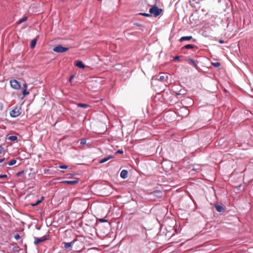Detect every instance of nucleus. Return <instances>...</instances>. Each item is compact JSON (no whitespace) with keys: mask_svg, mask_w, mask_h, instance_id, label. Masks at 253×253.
I'll list each match as a JSON object with an SVG mask.
<instances>
[{"mask_svg":"<svg viewBox=\"0 0 253 253\" xmlns=\"http://www.w3.org/2000/svg\"><path fill=\"white\" fill-rule=\"evenodd\" d=\"M15 238L16 240H18L20 238V236L18 234H17L15 236Z\"/></svg>","mask_w":253,"mask_h":253,"instance_id":"nucleus-33","label":"nucleus"},{"mask_svg":"<svg viewBox=\"0 0 253 253\" xmlns=\"http://www.w3.org/2000/svg\"><path fill=\"white\" fill-rule=\"evenodd\" d=\"M179 58H180V57H179V56H176L175 57H174L173 59H174V60H178V59H179Z\"/></svg>","mask_w":253,"mask_h":253,"instance_id":"nucleus-34","label":"nucleus"},{"mask_svg":"<svg viewBox=\"0 0 253 253\" xmlns=\"http://www.w3.org/2000/svg\"><path fill=\"white\" fill-rule=\"evenodd\" d=\"M7 176L6 174H0V179L3 178H7Z\"/></svg>","mask_w":253,"mask_h":253,"instance_id":"nucleus-28","label":"nucleus"},{"mask_svg":"<svg viewBox=\"0 0 253 253\" xmlns=\"http://www.w3.org/2000/svg\"><path fill=\"white\" fill-rule=\"evenodd\" d=\"M212 64L215 67H218L220 65V64L219 62L212 63Z\"/></svg>","mask_w":253,"mask_h":253,"instance_id":"nucleus-25","label":"nucleus"},{"mask_svg":"<svg viewBox=\"0 0 253 253\" xmlns=\"http://www.w3.org/2000/svg\"><path fill=\"white\" fill-rule=\"evenodd\" d=\"M140 15L145 16V17H150L151 14L149 13H139Z\"/></svg>","mask_w":253,"mask_h":253,"instance_id":"nucleus-22","label":"nucleus"},{"mask_svg":"<svg viewBox=\"0 0 253 253\" xmlns=\"http://www.w3.org/2000/svg\"><path fill=\"white\" fill-rule=\"evenodd\" d=\"M216 210L218 212H222L223 211L222 206L218 205H215L214 206Z\"/></svg>","mask_w":253,"mask_h":253,"instance_id":"nucleus-14","label":"nucleus"},{"mask_svg":"<svg viewBox=\"0 0 253 253\" xmlns=\"http://www.w3.org/2000/svg\"><path fill=\"white\" fill-rule=\"evenodd\" d=\"M24 173V171H20L17 173L18 176H21Z\"/></svg>","mask_w":253,"mask_h":253,"instance_id":"nucleus-29","label":"nucleus"},{"mask_svg":"<svg viewBox=\"0 0 253 253\" xmlns=\"http://www.w3.org/2000/svg\"><path fill=\"white\" fill-rule=\"evenodd\" d=\"M219 42V43H223V42H224V41H223V40H220Z\"/></svg>","mask_w":253,"mask_h":253,"instance_id":"nucleus-38","label":"nucleus"},{"mask_svg":"<svg viewBox=\"0 0 253 253\" xmlns=\"http://www.w3.org/2000/svg\"><path fill=\"white\" fill-rule=\"evenodd\" d=\"M113 158V156H109L107 157L101 159V160H100L99 162V164L104 163L108 161V160H110L111 159H112Z\"/></svg>","mask_w":253,"mask_h":253,"instance_id":"nucleus-10","label":"nucleus"},{"mask_svg":"<svg viewBox=\"0 0 253 253\" xmlns=\"http://www.w3.org/2000/svg\"><path fill=\"white\" fill-rule=\"evenodd\" d=\"M43 199H44L43 197H42L41 198V199H40V200H42V201L43 200Z\"/></svg>","mask_w":253,"mask_h":253,"instance_id":"nucleus-39","label":"nucleus"},{"mask_svg":"<svg viewBox=\"0 0 253 253\" xmlns=\"http://www.w3.org/2000/svg\"><path fill=\"white\" fill-rule=\"evenodd\" d=\"M27 20V17L25 16L23 18H22V19H20L18 21V24H21V23L26 21Z\"/></svg>","mask_w":253,"mask_h":253,"instance_id":"nucleus-20","label":"nucleus"},{"mask_svg":"<svg viewBox=\"0 0 253 253\" xmlns=\"http://www.w3.org/2000/svg\"><path fill=\"white\" fill-rule=\"evenodd\" d=\"M37 40L36 39H34L32 41L30 44V46L32 48H33L35 47L36 44Z\"/></svg>","mask_w":253,"mask_h":253,"instance_id":"nucleus-19","label":"nucleus"},{"mask_svg":"<svg viewBox=\"0 0 253 253\" xmlns=\"http://www.w3.org/2000/svg\"><path fill=\"white\" fill-rule=\"evenodd\" d=\"M127 175H128V172L126 170H125V169H123L121 171V174H120L121 177L124 179L127 178Z\"/></svg>","mask_w":253,"mask_h":253,"instance_id":"nucleus-9","label":"nucleus"},{"mask_svg":"<svg viewBox=\"0 0 253 253\" xmlns=\"http://www.w3.org/2000/svg\"><path fill=\"white\" fill-rule=\"evenodd\" d=\"M98 220L99 221H100V222H107V220L105 219L104 218H99L98 219Z\"/></svg>","mask_w":253,"mask_h":253,"instance_id":"nucleus-27","label":"nucleus"},{"mask_svg":"<svg viewBox=\"0 0 253 253\" xmlns=\"http://www.w3.org/2000/svg\"><path fill=\"white\" fill-rule=\"evenodd\" d=\"M74 78V76H72L70 77V79H69V82H72V80L73 79V78Z\"/></svg>","mask_w":253,"mask_h":253,"instance_id":"nucleus-35","label":"nucleus"},{"mask_svg":"<svg viewBox=\"0 0 253 253\" xmlns=\"http://www.w3.org/2000/svg\"><path fill=\"white\" fill-rule=\"evenodd\" d=\"M77 106L79 107H83V108H87L88 107H89V105L87 104H84V103H78L77 104Z\"/></svg>","mask_w":253,"mask_h":253,"instance_id":"nucleus-15","label":"nucleus"},{"mask_svg":"<svg viewBox=\"0 0 253 253\" xmlns=\"http://www.w3.org/2000/svg\"><path fill=\"white\" fill-rule=\"evenodd\" d=\"M68 49H69L68 47H63V46H62V45L59 44V45H58L55 46L53 48V51L57 52V53H62V52H64L68 51Z\"/></svg>","mask_w":253,"mask_h":253,"instance_id":"nucleus-4","label":"nucleus"},{"mask_svg":"<svg viewBox=\"0 0 253 253\" xmlns=\"http://www.w3.org/2000/svg\"><path fill=\"white\" fill-rule=\"evenodd\" d=\"M188 62L191 65H193L195 68H197V65L196 64L195 61L192 59H188L187 60Z\"/></svg>","mask_w":253,"mask_h":253,"instance_id":"nucleus-13","label":"nucleus"},{"mask_svg":"<svg viewBox=\"0 0 253 253\" xmlns=\"http://www.w3.org/2000/svg\"><path fill=\"white\" fill-rule=\"evenodd\" d=\"M8 139L11 141H16L17 140V137L15 135H11L8 137Z\"/></svg>","mask_w":253,"mask_h":253,"instance_id":"nucleus-18","label":"nucleus"},{"mask_svg":"<svg viewBox=\"0 0 253 253\" xmlns=\"http://www.w3.org/2000/svg\"><path fill=\"white\" fill-rule=\"evenodd\" d=\"M79 182V179L77 178H74L73 180H65L63 181L62 183L68 184L69 185H74L77 184Z\"/></svg>","mask_w":253,"mask_h":253,"instance_id":"nucleus-6","label":"nucleus"},{"mask_svg":"<svg viewBox=\"0 0 253 253\" xmlns=\"http://www.w3.org/2000/svg\"><path fill=\"white\" fill-rule=\"evenodd\" d=\"M16 163V160L15 159H12V160H10L8 163L6 164L5 165H6L7 164L8 166H13L14 164H15Z\"/></svg>","mask_w":253,"mask_h":253,"instance_id":"nucleus-17","label":"nucleus"},{"mask_svg":"<svg viewBox=\"0 0 253 253\" xmlns=\"http://www.w3.org/2000/svg\"><path fill=\"white\" fill-rule=\"evenodd\" d=\"M195 47H196V46L194 45L188 44L185 45L183 47V48L192 49V48H194Z\"/></svg>","mask_w":253,"mask_h":253,"instance_id":"nucleus-16","label":"nucleus"},{"mask_svg":"<svg viewBox=\"0 0 253 253\" xmlns=\"http://www.w3.org/2000/svg\"><path fill=\"white\" fill-rule=\"evenodd\" d=\"M22 112L21 107L15 106L10 112L11 117L15 118L20 115Z\"/></svg>","mask_w":253,"mask_h":253,"instance_id":"nucleus-1","label":"nucleus"},{"mask_svg":"<svg viewBox=\"0 0 253 253\" xmlns=\"http://www.w3.org/2000/svg\"><path fill=\"white\" fill-rule=\"evenodd\" d=\"M162 75H158L155 76L152 78V80H155L160 81L163 83H165L167 82V80L168 79V75L167 74L165 73H162Z\"/></svg>","mask_w":253,"mask_h":253,"instance_id":"nucleus-2","label":"nucleus"},{"mask_svg":"<svg viewBox=\"0 0 253 253\" xmlns=\"http://www.w3.org/2000/svg\"><path fill=\"white\" fill-rule=\"evenodd\" d=\"M75 241L76 240H74L72 242L69 243L63 242L62 244V245L63 246L62 247L66 249H69V248L72 247V245L75 242Z\"/></svg>","mask_w":253,"mask_h":253,"instance_id":"nucleus-7","label":"nucleus"},{"mask_svg":"<svg viewBox=\"0 0 253 253\" xmlns=\"http://www.w3.org/2000/svg\"><path fill=\"white\" fill-rule=\"evenodd\" d=\"M23 86L25 88V89H27V84H25L24 85H23Z\"/></svg>","mask_w":253,"mask_h":253,"instance_id":"nucleus-36","label":"nucleus"},{"mask_svg":"<svg viewBox=\"0 0 253 253\" xmlns=\"http://www.w3.org/2000/svg\"><path fill=\"white\" fill-rule=\"evenodd\" d=\"M176 94L177 95H179V94H180V93H176Z\"/></svg>","mask_w":253,"mask_h":253,"instance_id":"nucleus-40","label":"nucleus"},{"mask_svg":"<svg viewBox=\"0 0 253 253\" xmlns=\"http://www.w3.org/2000/svg\"><path fill=\"white\" fill-rule=\"evenodd\" d=\"M81 144L84 145L86 143V140L85 139H82L81 140Z\"/></svg>","mask_w":253,"mask_h":253,"instance_id":"nucleus-26","label":"nucleus"},{"mask_svg":"<svg viewBox=\"0 0 253 253\" xmlns=\"http://www.w3.org/2000/svg\"><path fill=\"white\" fill-rule=\"evenodd\" d=\"M46 240H47V238H44V237H42V238H37V237H34V243L35 245H38L40 243H41L42 242L45 241Z\"/></svg>","mask_w":253,"mask_h":253,"instance_id":"nucleus-8","label":"nucleus"},{"mask_svg":"<svg viewBox=\"0 0 253 253\" xmlns=\"http://www.w3.org/2000/svg\"><path fill=\"white\" fill-rule=\"evenodd\" d=\"M162 11V10L161 9L158 8L157 6H153L151 7L149 10V12L151 15L153 14L155 17H157L159 16Z\"/></svg>","mask_w":253,"mask_h":253,"instance_id":"nucleus-3","label":"nucleus"},{"mask_svg":"<svg viewBox=\"0 0 253 253\" xmlns=\"http://www.w3.org/2000/svg\"><path fill=\"white\" fill-rule=\"evenodd\" d=\"M58 168H60V169H66L68 167L66 165H60V166H58Z\"/></svg>","mask_w":253,"mask_h":253,"instance_id":"nucleus-24","label":"nucleus"},{"mask_svg":"<svg viewBox=\"0 0 253 253\" xmlns=\"http://www.w3.org/2000/svg\"><path fill=\"white\" fill-rule=\"evenodd\" d=\"M76 65L80 68L84 69L85 68V65L81 61H78L76 64Z\"/></svg>","mask_w":253,"mask_h":253,"instance_id":"nucleus-12","label":"nucleus"},{"mask_svg":"<svg viewBox=\"0 0 253 253\" xmlns=\"http://www.w3.org/2000/svg\"><path fill=\"white\" fill-rule=\"evenodd\" d=\"M4 161V158L0 159V163H2Z\"/></svg>","mask_w":253,"mask_h":253,"instance_id":"nucleus-37","label":"nucleus"},{"mask_svg":"<svg viewBox=\"0 0 253 253\" xmlns=\"http://www.w3.org/2000/svg\"><path fill=\"white\" fill-rule=\"evenodd\" d=\"M42 203V200H38L36 203L32 204L33 207H35Z\"/></svg>","mask_w":253,"mask_h":253,"instance_id":"nucleus-23","label":"nucleus"},{"mask_svg":"<svg viewBox=\"0 0 253 253\" xmlns=\"http://www.w3.org/2000/svg\"><path fill=\"white\" fill-rule=\"evenodd\" d=\"M22 94L24 96H25L29 94V92L27 90V89H24L23 90Z\"/></svg>","mask_w":253,"mask_h":253,"instance_id":"nucleus-21","label":"nucleus"},{"mask_svg":"<svg viewBox=\"0 0 253 253\" xmlns=\"http://www.w3.org/2000/svg\"><path fill=\"white\" fill-rule=\"evenodd\" d=\"M123 151L119 150L117 151H116V154H123Z\"/></svg>","mask_w":253,"mask_h":253,"instance_id":"nucleus-30","label":"nucleus"},{"mask_svg":"<svg viewBox=\"0 0 253 253\" xmlns=\"http://www.w3.org/2000/svg\"><path fill=\"white\" fill-rule=\"evenodd\" d=\"M4 150V148L2 147L1 145H0V154L2 153V151Z\"/></svg>","mask_w":253,"mask_h":253,"instance_id":"nucleus-31","label":"nucleus"},{"mask_svg":"<svg viewBox=\"0 0 253 253\" xmlns=\"http://www.w3.org/2000/svg\"><path fill=\"white\" fill-rule=\"evenodd\" d=\"M3 109V105L2 103L0 102V111H2Z\"/></svg>","mask_w":253,"mask_h":253,"instance_id":"nucleus-32","label":"nucleus"},{"mask_svg":"<svg viewBox=\"0 0 253 253\" xmlns=\"http://www.w3.org/2000/svg\"><path fill=\"white\" fill-rule=\"evenodd\" d=\"M10 86L14 89H19L21 85L19 82L16 80H12L10 81Z\"/></svg>","mask_w":253,"mask_h":253,"instance_id":"nucleus-5","label":"nucleus"},{"mask_svg":"<svg viewBox=\"0 0 253 253\" xmlns=\"http://www.w3.org/2000/svg\"><path fill=\"white\" fill-rule=\"evenodd\" d=\"M192 36H185V37H181L179 41L180 42H182L184 41H190L192 39Z\"/></svg>","mask_w":253,"mask_h":253,"instance_id":"nucleus-11","label":"nucleus"}]
</instances>
